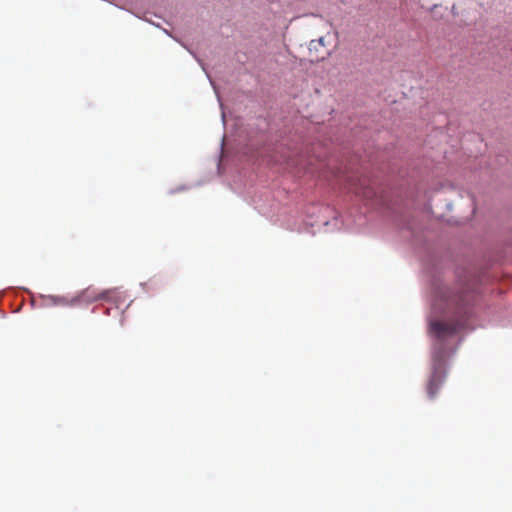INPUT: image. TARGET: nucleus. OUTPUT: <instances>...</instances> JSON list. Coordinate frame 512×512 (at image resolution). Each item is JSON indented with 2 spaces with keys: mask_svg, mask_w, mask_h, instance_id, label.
I'll return each instance as SVG.
<instances>
[{
  "mask_svg": "<svg viewBox=\"0 0 512 512\" xmlns=\"http://www.w3.org/2000/svg\"><path fill=\"white\" fill-rule=\"evenodd\" d=\"M476 299V294L471 291H464L455 295L452 303L455 305V313L459 319L454 321H432L430 331L437 338L443 339L455 334L461 327L466 325V318L470 314L471 306Z\"/></svg>",
  "mask_w": 512,
  "mask_h": 512,
  "instance_id": "nucleus-1",
  "label": "nucleus"
},
{
  "mask_svg": "<svg viewBox=\"0 0 512 512\" xmlns=\"http://www.w3.org/2000/svg\"><path fill=\"white\" fill-rule=\"evenodd\" d=\"M443 379H444V374L442 371V362H441V360H439L437 366L434 368L433 374L429 380L428 387H427L428 395L431 398H433L436 395L439 387L441 386V384L443 382Z\"/></svg>",
  "mask_w": 512,
  "mask_h": 512,
  "instance_id": "nucleus-2",
  "label": "nucleus"
},
{
  "mask_svg": "<svg viewBox=\"0 0 512 512\" xmlns=\"http://www.w3.org/2000/svg\"><path fill=\"white\" fill-rule=\"evenodd\" d=\"M352 190L356 195L362 196L366 199H372L376 195L374 187L367 179L359 180L357 184L353 183Z\"/></svg>",
  "mask_w": 512,
  "mask_h": 512,
  "instance_id": "nucleus-3",
  "label": "nucleus"
},
{
  "mask_svg": "<svg viewBox=\"0 0 512 512\" xmlns=\"http://www.w3.org/2000/svg\"><path fill=\"white\" fill-rule=\"evenodd\" d=\"M105 297V293H97L92 287L81 291L74 299L73 302L92 303Z\"/></svg>",
  "mask_w": 512,
  "mask_h": 512,
  "instance_id": "nucleus-4",
  "label": "nucleus"
},
{
  "mask_svg": "<svg viewBox=\"0 0 512 512\" xmlns=\"http://www.w3.org/2000/svg\"><path fill=\"white\" fill-rule=\"evenodd\" d=\"M318 44H317V41L316 40H312L309 44V49L310 51H312L313 49L314 50H317L318 49Z\"/></svg>",
  "mask_w": 512,
  "mask_h": 512,
  "instance_id": "nucleus-5",
  "label": "nucleus"
},
{
  "mask_svg": "<svg viewBox=\"0 0 512 512\" xmlns=\"http://www.w3.org/2000/svg\"><path fill=\"white\" fill-rule=\"evenodd\" d=\"M51 300H53V302L55 304H64L65 301L63 299H56V297H50Z\"/></svg>",
  "mask_w": 512,
  "mask_h": 512,
  "instance_id": "nucleus-6",
  "label": "nucleus"
},
{
  "mask_svg": "<svg viewBox=\"0 0 512 512\" xmlns=\"http://www.w3.org/2000/svg\"><path fill=\"white\" fill-rule=\"evenodd\" d=\"M316 41H317V44H318V45H321V46H324V45H325V44H324V37H320V38H319L318 40H316Z\"/></svg>",
  "mask_w": 512,
  "mask_h": 512,
  "instance_id": "nucleus-7",
  "label": "nucleus"
}]
</instances>
